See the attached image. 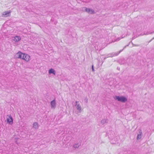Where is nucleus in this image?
Returning a JSON list of instances; mask_svg holds the SVG:
<instances>
[{
	"label": "nucleus",
	"mask_w": 154,
	"mask_h": 154,
	"mask_svg": "<svg viewBox=\"0 0 154 154\" xmlns=\"http://www.w3.org/2000/svg\"><path fill=\"white\" fill-rule=\"evenodd\" d=\"M154 38V37L153 38Z\"/></svg>",
	"instance_id": "obj_26"
},
{
	"label": "nucleus",
	"mask_w": 154,
	"mask_h": 154,
	"mask_svg": "<svg viewBox=\"0 0 154 154\" xmlns=\"http://www.w3.org/2000/svg\"><path fill=\"white\" fill-rule=\"evenodd\" d=\"M101 123L103 125L106 123H107L108 122V120L106 119H104L102 120L101 121Z\"/></svg>",
	"instance_id": "obj_14"
},
{
	"label": "nucleus",
	"mask_w": 154,
	"mask_h": 154,
	"mask_svg": "<svg viewBox=\"0 0 154 154\" xmlns=\"http://www.w3.org/2000/svg\"><path fill=\"white\" fill-rule=\"evenodd\" d=\"M21 38L20 36H16L13 38L12 40L15 42H17L20 40Z\"/></svg>",
	"instance_id": "obj_6"
},
{
	"label": "nucleus",
	"mask_w": 154,
	"mask_h": 154,
	"mask_svg": "<svg viewBox=\"0 0 154 154\" xmlns=\"http://www.w3.org/2000/svg\"><path fill=\"white\" fill-rule=\"evenodd\" d=\"M11 12L8 11H5L3 12L2 15L4 17H7L10 16V15Z\"/></svg>",
	"instance_id": "obj_8"
},
{
	"label": "nucleus",
	"mask_w": 154,
	"mask_h": 154,
	"mask_svg": "<svg viewBox=\"0 0 154 154\" xmlns=\"http://www.w3.org/2000/svg\"><path fill=\"white\" fill-rule=\"evenodd\" d=\"M137 37V36H133L132 38V40H133L135 38H136Z\"/></svg>",
	"instance_id": "obj_21"
},
{
	"label": "nucleus",
	"mask_w": 154,
	"mask_h": 154,
	"mask_svg": "<svg viewBox=\"0 0 154 154\" xmlns=\"http://www.w3.org/2000/svg\"><path fill=\"white\" fill-rule=\"evenodd\" d=\"M23 59L26 61H28L30 59V57L29 55L24 54V55L23 56Z\"/></svg>",
	"instance_id": "obj_5"
},
{
	"label": "nucleus",
	"mask_w": 154,
	"mask_h": 154,
	"mask_svg": "<svg viewBox=\"0 0 154 154\" xmlns=\"http://www.w3.org/2000/svg\"><path fill=\"white\" fill-rule=\"evenodd\" d=\"M48 72L49 74L52 73L54 75L55 74V71L52 68L49 70Z\"/></svg>",
	"instance_id": "obj_12"
},
{
	"label": "nucleus",
	"mask_w": 154,
	"mask_h": 154,
	"mask_svg": "<svg viewBox=\"0 0 154 154\" xmlns=\"http://www.w3.org/2000/svg\"><path fill=\"white\" fill-rule=\"evenodd\" d=\"M123 49L120 50L119 52L116 53H112L111 54H109L108 55L107 57H113L117 56L120 53L122 52Z\"/></svg>",
	"instance_id": "obj_2"
},
{
	"label": "nucleus",
	"mask_w": 154,
	"mask_h": 154,
	"mask_svg": "<svg viewBox=\"0 0 154 154\" xmlns=\"http://www.w3.org/2000/svg\"><path fill=\"white\" fill-rule=\"evenodd\" d=\"M8 118L7 119L8 122L10 124H12L13 123V119L11 115H7Z\"/></svg>",
	"instance_id": "obj_4"
},
{
	"label": "nucleus",
	"mask_w": 154,
	"mask_h": 154,
	"mask_svg": "<svg viewBox=\"0 0 154 154\" xmlns=\"http://www.w3.org/2000/svg\"><path fill=\"white\" fill-rule=\"evenodd\" d=\"M33 127L35 129L38 128V124L37 122H34L33 124Z\"/></svg>",
	"instance_id": "obj_13"
},
{
	"label": "nucleus",
	"mask_w": 154,
	"mask_h": 154,
	"mask_svg": "<svg viewBox=\"0 0 154 154\" xmlns=\"http://www.w3.org/2000/svg\"><path fill=\"white\" fill-rule=\"evenodd\" d=\"M92 71L93 72H94V66H93V65L92 66Z\"/></svg>",
	"instance_id": "obj_20"
},
{
	"label": "nucleus",
	"mask_w": 154,
	"mask_h": 154,
	"mask_svg": "<svg viewBox=\"0 0 154 154\" xmlns=\"http://www.w3.org/2000/svg\"><path fill=\"white\" fill-rule=\"evenodd\" d=\"M139 134L137 135V140H139L141 138L142 136V133L141 130V129L139 130Z\"/></svg>",
	"instance_id": "obj_9"
},
{
	"label": "nucleus",
	"mask_w": 154,
	"mask_h": 154,
	"mask_svg": "<svg viewBox=\"0 0 154 154\" xmlns=\"http://www.w3.org/2000/svg\"><path fill=\"white\" fill-rule=\"evenodd\" d=\"M129 44H130V43H129ZM129 45V44L128 45H126L124 47V48L123 49V50H124V49L125 48H126L127 46H128V45Z\"/></svg>",
	"instance_id": "obj_22"
},
{
	"label": "nucleus",
	"mask_w": 154,
	"mask_h": 154,
	"mask_svg": "<svg viewBox=\"0 0 154 154\" xmlns=\"http://www.w3.org/2000/svg\"><path fill=\"white\" fill-rule=\"evenodd\" d=\"M129 44H130V43H129ZM129 45V44L128 45H126L124 47V48L123 49V50H124V49L125 48H126L127 46H128V45Z\"/></svg>",
	"instance_id": "obj_24"
},
{
	"label": "nucleus",
	"mask_w": 154,
	"mask_h": 154,
	"mask_svg": "<svg viewBox=\"0 0 154 154\" xmlns=\"http://www.w3.org/2000/svg\"><path fill=\"white\" fill-rule=\"evenodd\" d=\"M131 43L132 45H133V46H139V45H135V44H134L132 42V41H131V42H129V43Z\"/></svg>",
	"instance_id": "obj_16"
},
{
	"label": "nucleus",
	"mask_w": 154,
	"mask_h": 154,
	"mask_svg": "<svg viewBox=\"0 0 154 154\" xmlns=\"http://www.w3.org/2000/svg\"><path fill=\"white\" fill-rule=\"evenodd\" d=\"M85 11L86 12H88L89 13L92 14L93 13L94 11L92 10L86 8H85Z\"/></svg>",
	"instance_id": "obj_10"
},
{
	"label": "nucleus",
	"mask_w": 154,
	"mask_h": 154,
	"mask_svg": "<svg viewBox=\"0 0 154 154\" xmlns=\"http://www.w3.org/2000/svg\"><path fill=\"white\" fill-rule=\"evenodd\" d=\"M123 37H122V38H117V39H116V41H119V40H120L121 38H123Z\"/></svg>",
	"instance_id": "obj_18"
},
{
	"label": "nucleus",
	"mask_w": 154,
	"mask_h": 154,
	"mask_svg": "<svg viewBox=\"0 0 154 154\" xmlns=\"http://www.w3.org/2000/svg\"><path fill=\"white\" fill-rule=\"evenodd\" d=\"M79 146V145L78 144H75L73 145V147L75 148H78Z\"/></svg>",
	"instance_id": "obj_15"
},
{
	"label": "nucleus",
	"mask_w": 154,
	"mask_h": 154,
	"mask_svg": "<svg viewBox=\"0 0 154 154\" xmlns=\"http://www.w3.org/2000/svg\"><path fill=\"white\" fill-rule=\"evenodd\" d=\"M129 44H130V43H129ZM129 45V44L128 45H126L124 47V48L123 49V50H124V49L125 48H126L127 46H128V45Z\"/></svg>",
	"instance_id": "obj_23"
},
{
	"label": "nucleus",
	"mask_w": 154,
	"mask_h": 154,
	"mask_svg": "<svg viewBox=\"0 0 154 154\" xmlns=\"http://www.w3.org/2000/svg\"><path fill=\"white\" fill-rule=\"evenodd\" d=\"M76 106V108L79 111V112H82V108L79 103Z\"/></svg>",
	"instance_id": "obj_11"
},
{
	"label": "nucleus",
	"mask_w": 154,
	"mask_h": 154,
	"mask_svg": "<svg viewBox=\"0 0 154 154\" xmlns=\"http://www.w3.org/2000/svg\"><path fill=\"white\" fill-rule=\"evenodd\" d=\"M114 99L116 100H117L118 101L124 103H125L127 100V99L123 96H116L114 97Z\"/></svg>",
	"instance_id": "obj_1"
},
{
	"label": "nucleus",
	"mask_w": 154,
	"mask_h": 154,
	"mask_svg": "<svg viewBox=\"0 0 154 154\" xmlns=\"http://www.w3.org/2000/svg\"><path fill=\"white\" fill-rule=\"evenodd\" d=\"M24 55V54L21 53L20 51H19L17 53L15 57L17 58H20L23 59V56Z\"/></svg>",
	"instance_id": "obj_3"
},
{
	"label": "nucleus",
	"mask_w": 154,
	"mask_h": 154,
	"mask_svg": "<svg viewBox=\"0 0 154 154\" xmlns=\"http://www.w3.org/2000/svg\"><path fill=\"white\" fill-rule=\"evenodd\" d=\"M85 102H86V103H87L88 102V99H87V98H85Z\"/></svg>",
	"instance_id": "obj_25"
},
{
	"label": "nucleus",
	"mask_w": 154,
	"mask_h": 154,
	"mask_svg": "<svg viewBox=\"0 0 154 154\" xmlns=\"http://www.w3.org/2000/svg\"><path fill=\"white\" fill-rule=\"evenodd\" d=\"M79 101H75V106H76L78 104H79Z\"/></svg>",
	"instance_id": "obj_19"
},
{
	"label": "nucleus",
	"mask_w": 154,
	"mask_h": 154,
	"mask_svg": "<svg viewBox=\"0 0 154 154\" xmlns=\"http://www.w3.org/2000/svg\"><path fill=\"white\" fill-rule=\"evenodd\" d=\"M51 104L52 108H55L56 107V103L55 100H53L51 102Z\"/></svg>",
	"instance_id": "obj_7"
},
{
	"label": "nucleus",
	"mask_w": 154,
	"mask_h": 154,
	"mask_svg": "<svg viewBox=\"0 0 154 154\" xmlns=\"http://www.w3.org/2000/svg\"><path fill=\"white\" fill-rule=\"evenodd\" d=\"M123 37H122V38H117V39H116V41H119V40H120L121 38H123Z\"/></svg>",
	"instance_id": "obj_17"
}]
</instances>
